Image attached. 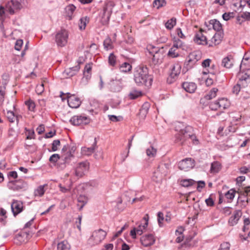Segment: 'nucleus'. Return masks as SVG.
<instances>
[{"instance_id":"obj_12","label":"nucleus","mask_w":250,"mask_h":250,"mask_svg":"<svg viewBox=\"0 0 250 250\" xmlns=\"http://www.w3.org/2000/svg\"><path fill=\"white\" fill-rule=\"evenodd\" d=\"M11 207L14 216H16L22 211L23 204L20 201L14 200L11 205Z\"/></svg>"},{"instance_id":"obj_37","label":"nucleus","mask_w":250,"mask_h":250,"mask_svg":"<svg viewBox=\"0 0 250 250\" xmlns=\"http://www.w3.org/2000/svg\"><path fill=\"white\" fill-rule=\"evenodd\" d=\"M210 23L212 25L213 28L216 31H220L222 28V24L217 20H211Z\"/></svg>"},{"instance_id":"obj_25","label":"nucleus","mask_w":250,"mask_h":250,"mask_svg":"<svg viewBox=\"0 0 250 250\" xmlns=\"http://www.w3.org/2000/svg\"><path fill=\"white\" fill-rule=\"evenodd\" d=\"M181 66L179 63L174 64L172 67L171 72L170 73V77L175 78L177 77L181 72Z\"/></svg>"},{"instance_id":"obj_43","label":"nucleus","mask_w":250,"mask_h":250,"mask_svg":"<svg viewBox=\"0 0 250 250\" xmlns=\"http://www.w3.org/2000/svg\"><path fill=\"white\" fill-rule=\"evenodd\" d=\"M235 194V190L232 188L229 190L225 194L226 198L229 199L230 201L233 199Z\"/></svg>"},{"instance_id":"obj_6","label":"nucleus","mask_w":250,"mask_h":250,"mask_svg":"<svg viewBox=\"0 0 250 250\" xmlns=\"http://www.w3.org/2000/svg\"><path fill=\"white\" fill-rule=\"evenodd\" d=\"M68 32L65 29L59 31L55 35V42L58 46L63 47L67 43Z\"/></svg>"},{"instance_id":"obj_47","label":"nucleus","mask_w":250,"mask_h":250,"mask_svg":"<svg viewBox=\"0 0 250 250\" xmlns=\"http://www.w3.org/2000/svg\"><path fill=\"white\" fill-rule=\"evenodd\" d=\"M150 107V104L148 103H144L141 109V112L143 114H146Z\"/></svg>"},{"instance_id":"obj_22","label":"nucleus","mask_w":250,"mask_h":250,"mask_svg":"<svg viewBox=\"0 0 250 250\" xmlns=\"http://www.w3.org/2000/svg\"><path fill=\"white\" fill-rule=\"evenodd\" d=\"M80 69V66L79 64H77L74 67L66 69L63 72V74L68 77H71L75 75L78 72Z\"/></svg>"},{"instance_id":"obj_16","label":"nucleus","mask_w":250,"mask_h":250,"mask_svg":"<svg viewBox=\"0 0 250 250\" xmlns=\"http://www.w3.org/2000/svg\"><path fill=\"white\" fill-rule=\"evenodd\" d=\"M223 38V35L221 32L215 33L211 40L208 42V46L212 47L219 44L221 42Z\"/></svg>"},{"instance_id":"obj_54","label":"nucleus","mask_w":250,"mask_h":250,"mask_svg":"<svg viewBox=\"0 0 250 250\" xmlns=\"http://www.w3.org/2000/svg\"><path fill=\"white\" fill-rule=\"evenodd\" d=\"M60 158V156L58 154H54L49 158V161L51 163H56Z\"/></svg>"},{"instance_id":"obj_9","label":"nucleus","mask_w":250,"mask_h":250,"mask_svg":"<svg viewBox=\"0 0 250 250\" xmlns=\"http://www.w3.org/2000/svg\"><path fill=\"white\" fill-rule=\"evenodd\" d=\"M194 167V160L191 158H186L178 163V167L181 170L188 171Z\"/></svg>"},{"instance_id":"obj_64","label":"nucleus","mask_w":250,"mask_h":250,"mask_svg":"<svg viewBox=\"0 0 250 250\" xmlns=\"http://www.w3.org/2000/svg\"><path fill=\"white\" fill-rule=\"evenodd\" d=\"M205 202L208 206L212 207L214 205V201L210 197L206 199Z\"/></svg>"},{"instance_id":"obj_27","label":"nucleus","mask_w":250,"mask_h":250,"mask_svg":"<svg viewBox=\"0 0 250 250\" xmlns=\"http://www.w3.org/2000/svg\"><path fill=\"white\" fill-rule=\"evenodd\" d=\"M77 206L79 208V209L81 210L84 205L87 203L88 199L85 195H80L77 199Z\"/></svg>"},{"instance_id":"obj_18","label":"nucleus","mask_w":250,"mask_h":250,"mask_svg":"<svg viewBox=\"0 0 250 250\" xmlns=\"http://www.w3.org/2000/svg\"><path fill=\"white\" fill-rule=\"evenodd\" d=\"M234 59L232 56L229 55L224 57L221 62V66L226 68L229 69L232 67Z\"/></svg>"},{"instance_id":"obj_53","label":"nucleus","mask_w":250,"mask_h":250,"mask_svg":"<svg viewBox=\"0 0 250 250\" xmlns=\"http://www.w3.org/2000/svg\"><path fill=\"white\" fill-rule=\"evenodd\" d=\"M24 236L27 237V234L25 233H22L21 234H19L16 236L15 240L19 241L20 243H21L24 242V240L23 239V237Z\"/></svg>"},{"instance_id":"obj_5","label":"nucleus","mask_w":250,"mask_h":250,"mask_svg":"<svg viewBox=\"0 0 250 250\" xmlns=\"http://www.w3.org/2000/svg\"><path fill=\"white\" fill-rule=\"evenodd\" d=\"M106 235V232L102 229L95 230L89 239V243L93 245L99 244L105 238Z\"/></svg>"},{"instance_id":"obj_45","label":"nucleus","mask_w":250,"mask_h":250,"mask_svg":"<svg viewBox=\"0 0 250 250\" xmlns=\"http://www.w3.org/2000/svg\"><path fill=\"white\" fill-rule=\"evenodd\" d=\"M183 46V42L179 39L176 40L174 41L172 47L177 49L182 48Z\"/></svg>"},{"instance_id":"obj_24","label":"nucleus","mask_w":250,"mask_h":250,"mask_svg":"<svg viewBox=\"0 0 250 250\" xmlns=\"http://www.w3.org/2000/svg\"><path fill=\"white\" fill-rule=\"evenodd\" d=\"M97 146V141L96 139L95 138L94 142L92 146L89 147H83L82 148V153L83 155H90L93 153Z\"/></svg>"},{"instance_id":"obj_63","label":"nucleus","mask_w":250,"mask_h":250,"mask_svg":"<svg viewBox=\"0 0 250 250\" xmlns=\"http://www.w3.org/2000/svg\"><path fill=\"white\" fill-rule=\"evenodd\" d=\"M250 79V69L247 70L245 74L242 77V80L247 81Z\"/></svg>"},{"instance_id":"obj_21","label":"nucleus","mask_w":250,"mask_h":250,"mask_svg":"<svg viewBox=\"0 0 250 250\" xmlns=\"http://www.w3.org/2000/svg\"><path fill=\"white\" fill-rule=\"evenodd\" d=\"M155 53L153 54L152 62L154 64H157L162 62L163 55L160 50L157 49L155 50Z\"/></svg>"},{"instance_id":"obj_32","label":"nucleus","mask_w":250,"mask_h":250,"mask_svg":"<svg viewBox=\"0 0 250 250\" xmlns=\"http://www.w3.org/2000/svg\"><path fill=\"white\" fill-rule=\"evenodd\" d=\"M132 69L131 65L128 62H124L120 66V70L121 72L127 73L131 71Z\"/></svg>"},{"instance_id":"obj_50","label":"nucleus","mask_w":250,"mask_h":250,"mask_svg":"<svg viewBox=\"0 0 250 250\" xmlns=\"http://www.w3.org/2000/svg\"><path fill=\"white\" fill-rule=\"evenodd\" d=\"M164 220V214L162 212H159L157 214V220L160 227L162 226Z\"/></svg>"},{"instance_id":"obj_59","label":"nucleus","mask_w":250,"mask_h":250,"mask_svg":"<svg viewBox=\"0 0 250 250\" xmlns=\"http://www.w3.org/2000/svg\"><path fill=\"white\" fill-rule=\"evenodd\" d=\"M108 118L109 119L112 121V122H118L120 120V119L122 118L120 116H116L115 115H109L108 116Z\"/></svg>"},{"instance_id":"obj_38","label":"nucleus","mask_w":250,"mask_h":250,"mask_svg":"<svg viewBox=\"0 0 250 250\" xmlns=\"http://www.w3.org/2000/svg\"><path fill=\"white\" fill-rule=\"evenodd\" d=\"M218 89L217 88L214 87L212 88L208 93L206 96L205 98L207 100H211L216 96L217 92Z\"/></svg>"},{"instance_id":"obj_39","label":"nucleus","mask_w":250,"mask_h":250,"mask_svg":"<svg viewBox=\"0 0 250 250\" xmlns=\"http://www.w3.org/2000/svg\"><path fill=\"white\" fill-rule=\"evenodd\" d=\"M146 153L147 156L149 158H154L156 155L157 150L156 149L154 148L153 146H151L149 148L146 149Z\"/></svg>"},{"instance_id":"obj_26","label":"nucleus","mask_w":250,"mask_h":250,"mask_svg":"<svg viewBox=\"0 0 250 250\" xmlns=\"http://www.w3.org/2000/svg\"><path fill=\"white\" fill-rule=\"evenodd\" d=\"M76 9V7L73 4H69L65 8L66 17L69 20H72L73 14Z\"/></svg>"},{"instance_id":"obj_41","label":"nucleus","mask_w":250,"mask_h":250,"mask_svg":"<svg viewBox=\"0 0 250 250\" xmlns=\"http://www.w3.org/2000/svg\"><path fill=\"white\" fill-rule=\"evenodd\" d=\"M142 95V93L141 91L133 90L130 92L128 96L131 99H135Z\"/></svg>"},{"instance_id":"obj_40","label":"nucleus","mask_w":250,"mask_h":250,"mask_svg":"<svg viewBox=\"0 0 250 250\" xmlns=\"http://www.w3.org/2000/svg\"><path fill=\"white\" fill-rule=\"evenodd\" d=\"M168 168V164H163L158 166L157 170L161 172L164 175H166L167 173V169Z\"/></svg>"},{"instance_id":"obj_2","label":"nucleus","mask_w":250,"mask_h":250,"mask_svg":"<svg viewBox=\"0 0 250 250\" xmlns=\"http://www.w3.org/2000/svg\"><path fill=\"white\" fill-rule=\"evenodd\" d=\"M134 80L139 86L145 85L148 87L151 85L153 79L149 74L148 69L146 66H139L134 70Z\"/></svg>"},{"instance_id":"obj_20","label":"nucleus","mask_w":250,"mask_h":250,"mask_svg":"<svg viewBox=\"0 0 250 250\" xmlns=\"http://www.w3.org/2000/svg\"><path fill=\"white\" fill-rule=\"evenodd\" d=\"M183 88L188 92L194 93L197 88L196 84L193 82H184L182 84Z\"/></svg>"},{"instance_id":"obj_48","label":"nucleus","mask_w":250,"mask_h":250,"mask_svg":"<svg viewBox=\"0 0 250 250\" xmlns=\"http://www.w3.org/2000/svg\"><path fill=\"white\" fill-rule=\"evenodd\" d=\"M60 146V141L59 140H55L52 144V151H56L58 149V146Z\"/></svg>"},{"instance_id":"obj_19","label":"nucleus","mask_w":250,"mask_h":250,"mask_svg":"<svg viewBox=\"0 0 250 250\" xmlns=\"http://www.w3.org/2000/svg\"><path fill=\"white\" fill-rule=\"evenodd\" d=\"M115 6V3L113 1H108L105 5L104 8V15L109 20L110 15L112 13V10Z\"/></svg>"},{"instance_id":"obj_62","label":"nucleus","mask_w":250,"mask_h":250,"mask_svg":"<svg viewBox=\"0 0 250 250\" xmlns=\"http://www.w3.org/2000/svg\"><path fill=\"white\" fill-rule=\"evenodd\" d=\"M205 186V183L203 181H199L198 182V186L197 187V189L199 191H201V189H202Z\"/></svg>"},{"instance_id":"obj_10","label":"nucleus","mask_w":250,"mask_h":250,"mask_svg":"<svg viewBox=\"0 0 250 250\" xmlns=\"http://www.w3.org/2000/svg\"><path fill=\"white\" fill-rule=\"evenodd\" d=\"M67 146H64L63 147L62 151L63 153L61 156L62 160L66 164H69L74 159V154L72 153L71 151H67Z\"/></svg>"},{"instance_id":"obj_28","label":"nucleus","mask_w":250,"mask_h":250,"mask_svg":"<svg viewBox=\"0 0 250 250\" xmlns=\"http://www.w3.org/2000/svg\"><path fill=\"white\" fill-rule=\"evenodd\" d=\"M71 249V245L66 240L62 241L57 245L58 250H69Z\"/></svg>"},{"instance_id":"obj_51","label":"nucleus","mask_w":250,"mask_h":250,"mask_svg":"<svg viewBox=\"0 0 250 250\" xmlns=\"http://www.w3.org/2000/svg\"><path fill=\"white\" fill-rule=\"evenodd\" d=\"M240 17H242L244 21H250V12H243L240 13Z\"/></svg>"},{"instance_id":"obj_42","label":"nucleus","mask_w":250,"mask_h":250,"mask_svg":"<svg viewBox=\"0 0 250 250\" xmlns=\"http://www.w3.org/2000/svg\"><path fill=\"white\" fill-rule=\"evenodd\" d=\"M195 182L192 179H184L181 181V185L184 187H188L193 185Z\"/></svg>"},{"instance_id":"obj_11","label":"nucleus","mask_w":250,"mask_h":250,"mask_svg":"<svg viewBox=\"0 0 250 250\" xmlns=\"http://www.w3.org/2000/svg\"><path fill=\"white\" fill-rule=\"evenodd\" d=\"M66 94L68 104L71 108H77L80 106L81 102L78 97L75 95L69 96V93Z\"/></svg>"},{"instance_id":"obj_58","label":"nucleus","mask_w":250,"mask_h":250,"mask_svg":"<svg viewBox=\"0 0 250 250\" xmlns=\"http://www.w3.org/2000/svg\"><path fill=\"white\" fill-rule=\"evenodd\" d=\"M23 44V41L22 40H18L16 41L15 48L17 50H20Z\"/></svg>"},{"instance_id":"obj_61","label":"nucleus","mask_w":250,"mask_h":250,"mask_svg":"<svg viewBox=\"0 0 250 250\" xmlns=\"http://www.w3.org/2000/svg\"><path fill=\"white\" fill-rule=\"evenodd\" d=\"M241 87L240 85L237 84L235 85L232 88V92L233 93L237 95L240 91Z\"/></svg>"},{"instance_id":"obj_31","label":"nucleus","mask_w":250,"mask_h":250,"mask_svg":"<svg viewBox=\"0 0 250 250\" xmlns=\"http://www.w3.org/2000/svg\"><path fill=\"white\" fill-rule=\"evenodd\" d=\"M221 168V165L218 162H214L211 165L210 171L211 173H218Z\"/></svg>"},{"instance_id":"obj_7","label":"nucleus","mask_w":250,"mask_h":250,"mask_svg":"<svg viewBox=\"0 0 250 250\" xmlns=\"http://www.w3.org/2000/svg\"><path fill=\"white\" fill-rule=\"evenodd\" d=\"M229 105V103L227 99L221 98L218 101L211 102L209 104V108L212 110H217L218 109L223 110L227 108Z\"/></svg>"},{"instance_id":"obj_3","label":"nucleus","mask_w":250,"mask_h":250,"mask_svg":"<svg viewBox=\"0 0 250 250\" xmlns=\"http://www.w3.org/2000/svg\"><path fill=\"white\" fill-rule=\"evenodd\" d=\"M88 166L86 162L80 163L77 167L70 171L69 173H66L65 175V176L69 177L74 175L78 177H81L84 175L85 172L88 170Z\"/></svg>"},{"instance_id":"obj_17","label":"nucleus","mask_w":250,"mask_h":250,"mask_svg":"<svg viewBox=\"0 0 250 250\" xmlns=\"http://www.w3.org/2000/svg\"><path fill=\"white\" fill-rule=\"evenodd\" d=\"M108 85L110 90L112 92H118L122 89V83L120 80H112L109 82Z\"/></svg>"},{"instance_id":"obj_8","label":"nucleus","mask_w":250,"mask_h":250,"mask_svg":"<svg viewBox=\"0 0 250 250\" xmlns=\"http://www.w3.org/2000/svg\"><path fill=\"white\" fill-rule=\"evenodd\" d=\"M70 122L74 125H86L90 122V119L84 115H75L70 119Z\"/></svg>"},{"instance_id":"obj_1","label":"nucleus","mask_w":250,"mask_h":250,"mask_svg":"<svg viewBox=\"0 0 250 250\" xmlns=\"http://www.w3.org/2000/svg\"><path fill=\"white\" fill-rule=\"evenodd\" d=\"M175 130L178 132L175 135V141L181 144L188 139L190 138L193 143L197 144L198 140L193 134V128L182 122H177L175 125Z\"/></svg>"},{"instance_id":"obj_13","label":"nucleus","mask_w":250,"mask_h":250,"mask_svg":"<svg viewBox=\"0 0 250 250\" xmlns=\"http://www.w3.org/2000/svg\"><path fill=\"white\" fill-rule=\"evenodd\" d=\"M140 241L144 246L149 247L155 243V239L152 234H149L141 237Z\"/></svg>"},{"instance_id":"obj_14","label":"nucleus","mask_w":250,"mask_h":250,"mask_svg":"<svg viewBox=\"0 0 250 250\" xmlns=\"http://www.w3.org/2000/svg\"><path fill=\"white\" fill-rule=\"evenodd\" d=\"M193 40L195 42L198 44L208 45V42L206 36L202 33V30H200L196 33L194 37Z\"/></svg>"},{"instance_id":"obj_30","label":"nucleus","mask_w":250,"mask_h":250,"mask_svg":"<svg viewBox=\"0 0 250 250\" xmlns=\"http://www.w3.org/2000/svg\"><path fill=\"white\" fill-rule=\"evenodd\" d=\"M167 55V56L170 58H175L179 56L180 53L178 51V49L171 47L169 49Z\"/></svg>"},{"instance_id":"obj_4","label":"nucleus","mask_w":250,"mask_h":250,"mask_svg":"<svg viewBox=\"0 0 250 250\" xmlns=\"http://www.w3.org/2000/svg\"><path fill=\"white\" fill-rule=\"evenodd\" d=\"M201 57L202 54L199 51H194L190 53L185 62V66L187 70L191 69Z\"/></svg>"},{"instance_id":"obj_29","label":"nucleus","mask_w":250,"mask_h":250,"mask_svg":"<svg viewBox=\"0 0 250 250\" xmlns=\"http://www.w3.org/2000/svg\"><path fill=\"white\" fill-rule=\"evenodd\" d=\"M6 116L10 122L14 123L15 120H16L17 123H18L19 116L15 115L13 111L11 110H7Z\"/></svg>"},{"instance_id":"obj_57","label":"nucleus","mask_w":250,"mask_h":250,"mask_svg":"<svg viewBox=\"0 0 250 250\" xmlns=\"http://www.w3.org/2000/svg\"><path fill=\"white\" fill-rule=\"evenodd\" d=\"M131 146H132L131 140H128V145H127L128 150L127 151L126 154L125 155H124V154H122L123 161H124L125 160V159L127 157L128 154L129 153V149H130V147H131Z\"/></svg>"},{"instance_id":"obj_35","label":"nucleus","mask_w":250,"mask_h":250,"mask_svg":"<svg viewBox=\"0 0 250 250\" xmlns=\"http://www.w3.org/2000/svg\"><path fill=\"white\" fill-rule=\"evenodd\" d=\"M104 46L106 50H110L113 48V42L109 37H107L104 42Z\"/></svg>"},{"instance_id":"obj_49","label":"nucleus","mask_w":250,"mask_h":250,"mask_svg":"<svg viewBox=\"0 0 250 250\" xmlns=\"http://www.w3.org/2000/svg\"><path fill=\"white\" fill-rule=\"evenodd\" d=\"M25 104L28 106V109L30 111H33L35 108V104L34 102L31 100L25 102Z\"/></svg>"},{"instance_id":"obj_23","label":"nucleus","mask_w":250,"mask_h":250,"mask_svg":"<svg viewBox=\"0 0 250 250\" xmlns=\"http://www.w3.org/2000/svg\"><path fill=\"white\" fill-rule=\"evenodd\" d=\"M242 212L240 210H236L234 211L233 215L229 218V223L230 226L236 225L240 218L242 216Z\"/></svg>"},{"instance_id":"obj_15","label":"nucleus","mask_w":250,"mask_h":250,"mask_svg":"<svg viewBox=\"0 0 250 250\" xmlns=\"http://www.w3.org/2000/svg\"><path fill=\"white\" fill-rule=\"evenodd\" d=\"M21 5L20 2L17 0H12L8 2L6 8L10 14H13L15 10H19L21 8Z\"/></svg>"},{"instance_id":"obj_33","label":"nucleus","mask_w":250,"mask_h":250,"mask_svg":"<svg viewBox=\"0 0 250 250\" xmlns=\"http://www.w3.org/2000/svg\"><path fill=\"white\" fill-rule=\"evenodd\" d=\"M88 22L89 18H88L86 16L81 18L79 23V28L81 30H84L86 27L87 23Z\"/></svg>"},{"instance_id":"obj_44","label":"nucleus","mask_w":250,"mask_h":250,"mask_svg":"<svg viewBox=\"0 0 250 250\" xmlns=\"http://www.w3.org/2000/svg\"><path fill=\"white\" fill-rule=\"evenodd\" d=\"M165 4L166 1L165 0H155L153 3V6L157 9L163 6Z\"/></svg>"},{"instance_id":"obj_55","label":"nucleus","mask_w":250,"mask_h":250,"mask_svg":"<svg viewBox=\"0 0 250 250\" xmlns=\"http://www.w3.org/2000/svg\"><path fill=\"white\" fill-rule=\"evenodd\" d=\"M143 221H144L143 224H142V223H141V224H142V229L144 230L146 229L148 225V215L147 214H146L144 216V217L143 218Z\"/></svg>"},{"instance_id":"obj_52","label":"nucleus","mask_w":250,"mask_h":250,"mask_svg":"<svg viewBox=\"0 0 250 250\" xmlns=\"http://www.w3.org/2000/svg\"><path fill=\"white\" fill-rule=\"evenodd\" d=\"M233 17V13H225L222 15V18L224 20L228 21L231 18Z\"/></svg>"},{"instance_id":"obj_36","label":"nucleus","mask_w":250,"mask_h":250,"mask_svg":"<svg viewBox=\"0 0 250 250\" xmlns=\"http://www.w3.org/2000/svg\"><path fill=\"white\" fill-rule=\"evenodd\" d=\"M47 186V184H44L43 185L40 186L37 188L35 190L34 194L35 196H42L44 192V187Z\"/></svg>"},{"instance_id":"obj_60","label":"nucleus","mask_w":250,"mask_h":250,"mask_svg":"<svg viewBox=\"0 0 250 250\" xmlns=\"http://www.w3.org/2000/svg\"><path fill=\"white\" fill-rule=\"evenodd\" d=\"M36 91L38 94H41L44 91L43 84L38 85L36 87Z\"/></svg>"},{"instance_id":"obj_46","label":"nucleus","mask_w":250,"mask_h":250,"mask_svg":"<svg viewBox=\"0 0 250 250\" xmlns=\"http://www.w3.org/2000/svg\"><path fill=\"white\" fill-rule=\"evenodd\" d=\"M116 62V58L113 53H110L108 57V63L111 66H114Z\"/></svg>"},{"instance_id":"obj_56","label":"nucleus","mask_w":250,"mask_h":250,"mask_svg":"<svg viewBox=\"0 0 250 250\" xmlns=\"http://www.w3.org/2000/svg\"><path fill=\"white\" fill-rule=\"evenodd\" d=\"M230 244L228 242H224L220 245V248L218 250H229Z\"/></svg>"},{"instance_id":"obj_34","label":"nucleus","mask_w":250,"mask_h":250,"mask_svg":"<svg viewBox=\"0 0 250 250\" xmlns=\"http://www.w3.org/2000/svg\"><path fill=\"white\" fill-rule=\"evenodd\" d=\"M176 24V19L174 17L168 20L165 23L166 28L168 30L172 29Z\"/></svg>"}]
</instances>
